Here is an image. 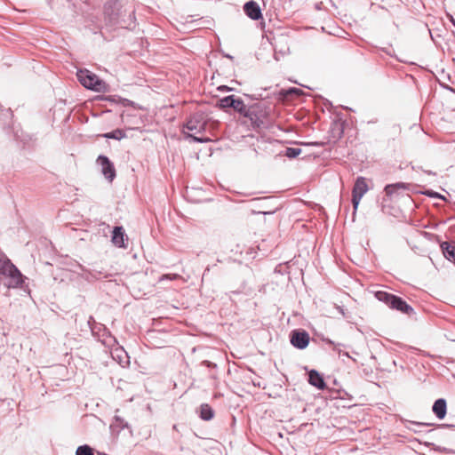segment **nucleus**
Returning <instances> with one entry per match:
<instances>
[{
	"instance_id": "nucleus-1",
	"label": "nucleus",
	"mask_w": 455,
	"mask_h": 455,
	"mask_svg": "<svg viewBox=\"0 0 455 455\" xmlns=\"http://www.w3.org/2000/svg\"><path fill=\"white\" fill-rule=\"evenodd\" d=\"M215 126H217V123L210 121L204 111L197 110L187 119L183 125V132L196 141H209L211 139L206 133L213 130Z\"/></svg>"
},
{
	"instance_id": "nucleus-2",
	"label": "nucleus",
	"mask_w": 455,
	"mask_h": 455,
	"mask_svg": "<svg viewBox=\"0 0 455 455\" xmlns=\"http://www.w3.org/2000/svg\"><path fill=\"white\" fill-rule=\"evenodd\" d=\"M375 297L387 304L390 308L398 310L403 314L411 315L413 313V308L406 303L402 298L394 294L387 293V291H379L375 292Z\"/></svg>"
},
{
	"instance_id": "nucleus-3",
	"label": "nucleus",
	"mask_w": 455,
	"mask_h": 455,
	"mask_svg": "<svg viewBox=\"0 0 455 455\" xmlns=\"http://www.w3.org/2000/svg\"><path fill=\"white\" fill-rule=\"evenodd\" d=\"M77 78L79 82L90 90L99 92H105L108 91V84L98 77L92 72L84 69L77 72Z\"/></svg>"
},
{
	"instance_id": "nucleus-4",
	"label": "nucleus",
	"mask_w": 455,
	"mask_h": 455,
	"mask_svg": "<svg viewBox=\"0 0 455 455\" xmlns=\"http://www.w3.org/2000/svg\"><path fill=\"white\" fill-rule=\"evenodd\" d=\"M368 190L369 187L366 182V179L363 177H358L355 182L352 191V204L355 211L357 210L361 199Z\"/></svg>"
},
{
	"instance_id": "nucleus-5",
	"label": "nucleus",
	"mask_w": 455,
	"mask_h": 455,
	"mask_svg": "<svg viewBox=\"0 0 455 455\" xmlns=\"http://www.w3.org/2000/svg\"><path fill=\"white\" fill-rule=\"evenodd\" d=\"M0 272L12 279V285H18L22 283V275L20 272L10 259H4L1 262Z\"/></svg>"
},
{
	"instance_id": "nucleus-6",
	"label": "nucleus",
	"mask_w": 455,
	"mask_h": 455,
	"mask_svg": "<svg viewBox=\"0 0 455 455\" xmlns=\"http://www.w3.org/2000/svg\"><path fill=\"white\" fill-rule=\"evenodd\" d=\"M291 343L297 348L304 349L309 343V335L305 331L295 330L291 334Z\"/></svg>"
},
{
	"instance_id": "nucleus-7",
	"label": "nucleus",
	"mask_w": 455,
	"mask_h": 455,
	"mask_svg": "<svg viewBox=\"0 0 455 455\" xmlns=\"http://www.w3.org/2000/svg\"><path fill=\"white\" fill-rule=\"evenodd\" d=\"M97 163L101 166V172L105 178L112 181L116 176V170L109 159L105 156H100Z\"/></svg>"
},
{
	"instance_id": "nucleus-8",
	"label": "nucleus",
	"mask_w": 455,
	"mask_h": 455,
	"mask_svg": "<svg viewBox=\"0 0 455 455\" xmlns=\"http://www.w3.org/2000/svg\"><path fill=\"white\" fill-rule=\"evenodd\" d=\"M245 14L251 20H258L262 19V12L259 5L255 1H249L243 5Z\"/></svg>"
},
{
	"instance_id": "nucleus-9",
	"label": "nucleus",
	"mask_w": 455,
	"mask_h": 455,
	"mask_svg": "<svg viewBox=\"0 0 455 455\" xmlns=\"http://www.w3.org/2000/svg\"><path fill=\"white\" fill-rule=\"evenodd\" d=\"M125 234L122 227H116L113 230L112 242L120 248H125Z\"/></svg>"
},
{
	"instance_id": "nucleus-10",
	"label": "nucleus",
	"mask_w": 455,
	"mask_h": 455,
	"mask_svg": "<svg viewBox=\"0 0 455 455\" xmlns=\"http://www.w3.org/2000/svg\"><path fill=\"white\" fill-rule=\"evenodd\" d=\"M308 381L312 386L317 387L318 389H324L326 387L322 375L315 370L309 371Z\"/></svg>"
},
{
	"instance_id": "nucleus-11",
	"label": "nucleus",
	"mask_w": 455,
	"mask_h": 455,
	"mask_svg": "<svg viewBox=\"0 0 455 455\" xmlns=\"http://www.w3.org/2000/svg\"><path fill=\"white\" fill-rule=\"evenodd\" d=\"M229 107L239 112L243 116H249V109L241 100H235L233 96H229Z\"/></svg>"
},
{
	"instance_id": "nucleus-12",
	"label": "nucleus",
	"mask_w": 455,
	"mask_h": 455,
	"mask_svg": "<svg viewBox=\"0 0 455 455\" xmlns=\"http://www.w3.org/2000/svg\"><path fill=\"white\" fill-rule=\"evenodd\" d=\"M441 249L444 257L455 264V243L443 242L441 243Z\"/></svg>"
},
{
	"instance_id": "nucleus-13",
	"label": "nucleus",
	"mask_w": 455,
	"mask_h": 455,
	"mask_svg": "<svg viewBox=\"0 0 455 455\" xmlns=\"http://www.w3.org/2000/svg\"><path fill=\"white\" fill-rule=\"evenodd\" d=\"M433 411L440 419H443L446 415V402L444 399H438L433 405Z\"/></svg>"
},
{
	"instance_id": "nucleus-14",
	"label": "nucleus",
	"mask_w": 455,
	"mask_h": 455,
	"mask_svg": "<svg viewBox=\"0 0 455 455\" xmlns=\"http://www.w3.org/2000/svg\"><path fill=\"white\" fill-rule=\"evenodd\" d=\"M410 188V184L398 182L395 184H389L385 187V192L387 196H392L393 194L400 191V190H408Z\"/></svg>"
},
{
	"instance_id": "nucleus-15",
	"label": "nucleus",
	"mask_w": 455,
	"mask_h": 455,
	"mask_svg": "<svg viewBox=\"0 0 455 455\" xmlns=\"http://www.w3.org/2000/svg\"><path fill=\"white\" fill-rule=\"evenodd\" d=\"M213 411L208 404H202L200 407V417L204 420H210L213 418Z\"/></svg>"
},
{
	"instance_id": "nucleus-16",
	"label": "nucleus",
	"mask_w": 455,
	"mask_h": 455,
	"mask_svg": "<svg viewBox=\"0 0 455 455\" xmlns=\"http://www.w3.org/2000/svg\"><path fill=\"white\" fill-rule=\"evenodd\" d=\"M103 137L108 139L121 140L125 138V132L121 129H116L111 132L105 133Z\"/></svg>"
},
{
	"instance_id": "nucleus-17",
	"label": "nucleus",
	"mask_w": 455,
	"mask_h": 455,
	"mask_svg": "<svg viewBox=\"0 0 455 455\" xmlns=\"http://www.w3.org/2000/svg\"><path fill=\"white\" fill-rule=\"evenodd\" d=\"M76 455H94L92 449L88 445L79 446L76 452Z\"/></svg>"
},
{
	"instance_id": "nucleus-18",
	"label": "nucleus",
	"mask_w": 455,
	"mask_h": 455,
	"mask_svg": "<svg viewBox=\"0 0 455 455\" xmlns=\"http://www.w3.org/2000/svg\"><path fill=\"white\" fill-rule=\"evenodd\" d=\"M300 153H301V149L300 148H287L285 155L288 157L292 158V157L298 156Z\"/></svg>"
},
{
	"instance_id": "nucleus-19",
	"label": "nucleus",
	"mask_w": 455,
	"mask_h": 455,
	"mask_svg": "<svg viewBox=\"0 0 455 455\" xmlns=\"http://www.w3.org/2000/svg\"><path fill=\"white\" fill-rule=\"evenodd\" d=\"M218 105L220 108L222 109H225L226 108H228V97H225L223 99H221L219 102H218Z\"/></svg>"
},
{
	"instance_id": "nucleus-20",
	"label": "nucleus",
	"mask_w": 455,
	"mask_h": 455,
	"mask_svg": "<svg viewBox=\"0 0 455 455\" xmlns=\"http://www.w3.org/2000/svg\"><path fill=\"white\" fill-rule=\"evenodd\" d=\"M180 277V275L172 274V275H164L162 276V279L167 278V279H170V280H175V279H178Z\"/></svg>"
},
{
	"instance_id": "nucleus-21",
	"label": "nucleus",
	"mask_w": 455,
	"mask_h": 455,
	"mask_svg": "<svg viewBox=\"0 0 455 455\" xmlns=\"http://www.w3.org/2000/svg\"><path fill=\"white\" fill-rule=\"evenodd\" d=\"M293 93L296 95H300L301 90L297 89V88H292V89H290L289 91H287V94H293Z\"/></svg>"
},
{
	"instance_id": "nucleus-22",
	"label": "nucleus",
	"mask_w": 455,
	"mask_h": 455,
	"mask_svg": "<svg viewBox=\"0 0 455 455\" xmlns=\"http://www.w3.org/2000/svg\"><path fill=\"white\" fill-rule=\"evenodd\" d=\"M293 93L296 95H300L301 90L297 89V88H292V89H290L289 91H287V94H293Z\"/></svg>"
},
{
	"instance_id": "nucleus-23",
	"label": "nucleus",
	"mask_w": 455,
	"mask_h": 455,
	"mask_svg": "<svg viewBox=\"0 0 455 455\" xmlns=\"http://www.w3.org/2000/svg\"><path fill=\"white\" fill-rule=\"evenodd\" d=\"M226 89H227L226 85H220V86L217 87V90H219V91H224Z\"/></svg>"
}]
</instances>
